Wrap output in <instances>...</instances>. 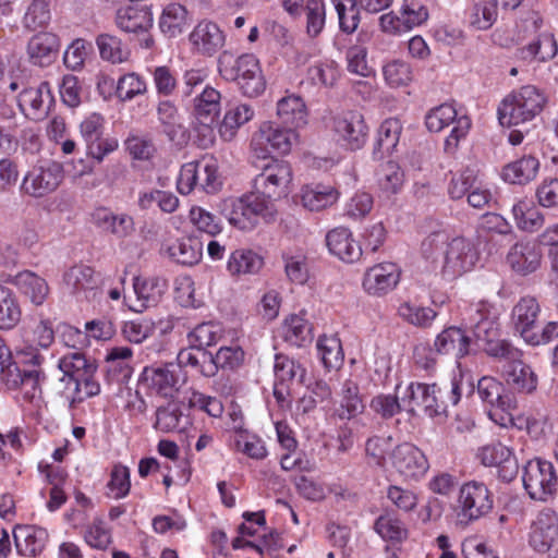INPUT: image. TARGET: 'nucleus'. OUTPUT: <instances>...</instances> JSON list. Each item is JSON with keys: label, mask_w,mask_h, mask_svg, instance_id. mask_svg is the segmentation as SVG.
Masks as SVG:
<instances>
[{"label": "nucleus", "mask_w": 558, "mask_h": 558, "mask_svg": "<svg viewBox=\"0 0 558 558\" xmlns=\"http://www.w3.org/2000/svg\"><path fill=\"white\" fill-rule=\"evenodd\" d=\"M242 63V71L239 77L233 81L236 82L243 95L247 97H257L264 93L266 88V81L262 73L257 58L245 57Z\"/></svg>", "instance_id": "c85d7f7f"}, {"label": "nucleus", "mask_w": 558, "mask_h": 558, "mask_svg": "<svg viewBox=\"0 0 558 558\" xmlns=\"http://www.w3.org/2000/svg\"><path fill=\"white\" fill-rule=\"evenodd\" d=\"M133 288L137 300L141 302V308L135 311L142 312L144 308L154 306L160 301L167 289V282L158 277H135Z\"/></svg>", "instance_id": "c9c22d12"}, {"label": "nucleus", "mask_w": 558, "mask_h": 558, "mask_svg": "<svg viewBox=\"0 0 558 558\" xmlns=\"http://www.w3.org/2000/svg\"><path fill=\"white\" fill-rule=\"evenodd\" d=\"M521 351L513 360H507L508 366L505 371L507 384L515 391L531 393L537 387V375L532 367L521 361Z\"/></svg>", "instance_id": "a878e982"}, {"label": "nucleus", "mask_w": 558, "mask_h": 558, "mask_svg": "<svg viewBox=\"0 0 558 558\" xmlns=\"http://www.w3.org/2000/svg\"><path fill=\"white\" fill-rule=\"evenodd\" d=\"M220 93L213 87L206 86L194 98V116L197 122L210 129L218 123L220 112Z\"/></svg>", "instance_id": "cd10ccee"}, {"label": "nucleus", "mask_w": 558, "mask_h": 558, "mask_svg": "<svg viewBox=\"0 0 558 558\" xmlns=\"http://www.w3.org/2000/svg\"><path fill=\"white\" fill-rule=\"evenodd\" d=\"M100 57L111 63H122L129 59L130 50L120 38L110 34H100L96 38Z\"/></svg>", "instance_id": "de8ad7c7"}, {"label": "nucleus", "mask_w": 558, "mask_h": 558, "mask_svg": "<svg viewBox=\"0 0 558 558\" xmlns=\"http://www.w3.org/2000/svg\"><path fill=\"white\" fill-rule=\"evenodd\" d=\"M342 32L352 34L359 26L360 15L356 0H332Z\"/></svg>", "instance_id": "6e6d98bb"}, {"label": "nucleus", "mask_w": 558, "mask_h": 558, "mask_svg": "<svg viewBox=\"0 0 558 558\" xmlns=\"http://www.w3.org/2000/svg\"><path fill=\"white\" fill-rule=\"evenodd\" d=\"M383 72L386 82L392 87L404 86L412 81L410 64L401 60H393L387 63Z\"/></svg>", "instance_id": "338daca9"}, {"label": "nucleus", "mask_w": 558, "mask_h": 558, "mask_svg": "<svg viewBox=\"0 0 558 558\" xmlns=\"http://www.w3.org/2000/svg\"><path fill=\"white\" fill-rule=\"evenodd\" d=\"M60 47V38L54 33L38 32L29 38L26 52L32 64L46 68L58 59Z\"/></svg>", "instance_id": "2eb2a0df"}, {"label": "nucleus", "mask_w": 558, "mask_h": 558, "mask_svg": "<svg viewBox=\"0 0 558 558\" xmlns=\"http://www.w3.org/2000/svg\"><path fill=\"white\" fill-rule=\"evenodd\" d=\"M558 543V514L550 508L541 510L533 521L529 544L538 551H549Z\"/></svg>", "instance_id": "9d476101"}, {"label": "nucleus", "mask_w": 558, "mask_h": 558, "mask_svg": "<svg viewBox=\"0 0 558 558\" xmlns=\"http://www.w3.org/2000/svg\"><path fill=\"white\" fill-rule=\"evenodd\" d=\"M158 119L162 125L163 133L173 141L181 129L180 118L175 106L169 101H160L157 107Z\"/></svg>", "instance_id": "052dcab7"}, {"label": "nucleus", "mask_w": 558, "mask_h": 558, "mask_svg": "<svg viewBox=\"0 0 558 558\" xmlns=\"http://www.w3.org/2000/svg\"><path fill=\"white\" fill-rule=\"evenodd\" d=\"M263 264V258L254 251L238 248L231 253L227 268L231 275L256 274Z\"/></svg>", "instance_id": "a19ab883"}, {"label": "nucleus", "mask_w": 558, "mask_h": 558, "mask_svg": "<svg viewBox=\"0 0 558 558\" xmlns=\"http://www.w3.org/2000/svg\"><path fill=\"white\" fill-rule=\"evenodd\" d=\"M13 537L17 553L25 557H33L44 550L48 532L44 527L23 525L13 532Z\"/></svg>", "instance_id": "bb28decb"}, {"label": "nucleus", "mask_w": 558, "mask_h": 558, "mask_svg": "<svg viewBox=\"0 0 558 558\" xmlns=\"http://www.w3.org/2000/svg\"><path fill=\"white\" fill-rule=\"evenodd\" d=\"M63 180V167L52 160L41 161L24 175L20 191L24 195L41 198L54 192Z\"/></svg>", "instance_id": "423d86ee"}, {"label": "nucleus", "mask_w": 558, "mask_h": 558, "mask_svg": "<svg viewBox=\"0 0 558 558\" xmlns=\"http://www.w3.org/2000/svg\"><path fill=\"white\" fill-rule=\"evenodd\" d=\"M274 373V397L278 403H283L291 395V386L294 381L304 384L306 371L293 359L279 353L275 356Z\"/></svg>", "instance_id": "1a4fd4ad"}, {"label": "nucleus", "mask_w": 558, "mask_h": 558, "mask_svg": "<svg viewBox=\"0 0 558 558\" xmlns=\"http://www.w3.org/2000/svg\"><path fill=\"white\" fill-rule=\"evenodd\" d=\"M257 173L253 181V191L236 199L226 201L222 214L229 222L241 229L251 230L262 217L270 220L274 217V202L288 196L292 181V169L289 162L279 159L270 160V165L257 162Z\"/></svg>", "instance_id": "f257e3e1"}, {"label": "nucleus", "mask_w": 558, "mask_h": 558, "mask_svg": "<svg viewBox=\"0 0 558 558\" xmlns=\"http://www.w3.org/2000/svg\"><path fill=\"white\" fill-rule=\"evenodd\" d=\"M558 46L553 34H542L535 40L518 50V58L524 61H546L557 54Z\"/></svg>", "instance_id": "ea45409f"}, {"label": "nucleus", "mask_w": 558, "mask_h": 558, "mask_svg": "<svg viewBox=\"0 0 558 558\" xmlns=\"http://www.w3.org/2000/svg\"><path fill=\"white\" fill-rule=\"evenodd\" d=\"M333 131L352 150L360 149L366 142L368 128L361 113L348 111L333 119Z\"/></svg>", "instance_id": "dca6fc26"}, {"label": "nucleus", "mask_w": 558, "mask_h": 558, "mask_svg": "<svg viewBox=\"0 0 558 558\" xmlns=\"http://www.w3.org/2000/svg\"><path fill=\"white\" fill-rule=\"evenodd\" d=\"M279 123L299 129L307 123V110L304 100L296 95L281 98L277 104Z\"/></svg>", "instance_id": "473e14b6"}, {"label": "nucleus", "mask_w": 558, "mask_h": 558, "mask_svg": "<svg viewBox=\"0 0 558 558\" xmlns=\"http://www.w3.org/2000/svg\"><path fill=\"white\" fill-rule=\"evenodd\" d=\"M427 387L428 384L411 383L401 398L403 410L412 416L423 413Z\"/></svg>", "instance_id": "bf43d9fd"}, {"label": "nucleus", "mask_w": 558, "mask_h": 558, "mask_svg": "<svg viewBox=\"0 0 558 558\" xmlns=\"http://www.w3.org/2000/svg\"><path fill=\"white\" fill-rule=\"evenodd\" d=\"M213 362V353L204 348H197L195 345H191L187 349L180 350L178 354V365L179 368L181 366H190L197 371L205 377L214 376V366Z\"/></svg>", "instance_id": "58836bf2"}, {"label": "nucleus", "mask_w": 558, "mask_h": 558, "mask_svg": "<svg viewBox=\"0 0 558 558\" xmlns=\"http://www.w3.org/2000/svg\"><path fill=\"white\" fill-rule=\"evenodd\" d=\"M457 118V110L449 104H442L432 109L425 117L426 128L430 132H440Z\"/></svg>", "instance_id": "0e129e2a"}, {"label": "nucleus", "mask_w": 558, "mask_h": 558, "mask_svg": "<svg viewBox=\"0 0 558 558\" xmlns=\"http://www.w3.org/2000/svg\"><path fill=\"white\" fill-rule=\"evenodd\" d=\"M45 378L40 369L21 371L15 366V375L13 378H7V385L10 388L21 386L24 389V399L33 401L37 392H40V381Z\"/></svg>", "instance_id": "a18cd8bd"}, {"label": "nucleus", "mask_w": 558, "mask_h": 558, "mask_svg": "<svg viewBox=\"0 0 558 558\" xmlns=\"http://www.w3.org/2000/svg\"><path fill=\"white\" fill-rule=\"evenodd\" d=\"M539 170V161L532 155L509 162L502 168L501 177L510 184H526L533 181Z\"/></svg>", "instance_id": "72a5a7b5"}, {"label": "nucleus", "mask_w": 558, "mask_h": 558, "mask_svg": "<svg viewBox=\"0 0 558 558\" xmlns=\"http://www.w3.org/2000/svg\"><path fill=\"white\" fill-rule=\"evenodd\" d=\"M317 349L326 368L339 367L343 361L342 347L338 338L323 336L317 341Z\"/></svg>", "instance_id": "4d7b16f0"}, {"label": "nucleus", "mask_w": 558, "mask_h": 558, "mask_svg": "<svg viewBox=\"0 0 558 558\" xmlns=\"http://www.w3.org/2000/svg\"><path fill=\"white\" fill-rule=\"evenodd\" d=\"M104 117L94 112L85 118L80 125L87 155L98 161H101L106 155L113 151L118 146L116 141L104 137Z\"/></svg>", "instance_id": "6e6552de"}, {"label": "nucleus", "mask_w": 558, "mask_h": 558, "mask_svg": "<svg viewBox=\"0 0 558 558\" xmlns=\"http://www.w3.org/2000/svg\"><path fill=\"white\" fill-rule=\"evenodd\" d=\"M155 323L148 318L125 322L122 328L123 337L132 343H142L145 339L153 336Z\"/></svg>", "instance_id": "69168bd1"}, {"label": "nucleus", "mask_w": 558, "mask_h": 558, "mask_svg": "<svg viewBox=\"0 0 558 558\" xmlns=\"http://www.w3.org/2000/svg\"><path fill=\"white\" fill-rule=\"evenodd\" d=\"M460 399L461 388L456 378L442 386H437L436 384L428 385L425 392L423 414L429 417L446 415L448 408L457 405Z\"/></svg>", "instance_id": "9b49d317"}, {"label": "nucleus", "mask_w": 558, "mask_h": 558, "mask_svg": "<svg viewBox=\"0 0 558 558\" xmlns=\"http://www.w3.org/2000/svg\"><path fill=\"white\" fill-rule=\"evenodd\" d=\"M434 347L439 354L462 359L472 352V338L465 330L451 326L436 337Z\"/></svg>", "instance_id": "aec40b11"}, {"label": "nucleus", "mask_w": 558, "mask_h": 558, "mask_svg": "<svg viewBox=\"0 0 558 558\" xmlns=\"http://www.w3.org/2000/svg\"><path fill=\"white\" fill-rule=\"evenodd\" d=\"M8 281L16 286L21 293L35 305H41L49 293L46 280L29 270L21 271L10 277Z\"/></svg>", "instance_id": "7c9ffc66"}, {"label": "nucleus", "mask_w": 558, "mask_h": 558, "mask_svg": "<svg viewBox=\"0 0 558 558\" xmlns=\"http://www.w3.org/2000/svg\"><path fill=\"white\" fill-rule=\"evenodd\" d=\"M478 457L484 465L498 468V477L502 482L510 483L518 475V460L511 449L501 442L484 446Z\"/></svg>", "instance_id": "ddd939ff"}, {"label": "nucleus", "mask_w": 558, "mask_h": 558, "mask_svg": "<svg viewBox=\"0 0 558 558\" xmlns=\"http://www.w3.org/2000/svg\"><path fill=\"white\" fill-rule=\"evenodd\" d=\"M95 362L88 360L83 353L74 352L71 354L64 355L59 361V368L63 373V376L60 378L61 383H65V389H70V385L72 380H74L78 373L83 374L89 366H92Z\"/></svg>", "instance_id": "09e8293b"}, {"label": "nucleus", "mask_w": 558, "mask_h": 558, "mask_svg": "<svg viewBox=\"0 0 558 558\" xmlns=\"http://www.w3.org/2000/svg\"><path fill=\"white\" fill-rule=\"evenodd\" d=\"M494 507V495L486 484L477 481L464 483L459 490L454 513L457 523L468 526L487 515Z\"/></svg>", "instance_id": "20e7f679"}, {"label": "nucleus", "mask_w": 558, "mask_h": 558, "mask_svg": "<svg viewBox=\"0 0 558 558\" xmlns=\"http://www.w3.org/2000/svg\"><path fill=\"white\" fill-rule=\"evenodd\" d=\"M399 279L400 270L396 264H378L366 271L363 287L368 293L379 295L393 289Z\"/></svg>", "instance_id": "4be33fe9"}, {"label": "nucleus", "mask_w": 558, "mask_h": 558, "mask_svg": "<svg viewBox=\"0 0 558 558\" xmlns=\"http://www.w3.org/2000/svg\"><path fill=\"white\" fill-rule=\"evenodd\" d=\"M523 486L533 500L546 501L558 490V474L555 465L539 458L527 461L523 468Z\"/></svg>", "instance_id": "39448f33"}, {"label": "nucleus", "mask_w": 558, "mask_h": 558, "mask_svg": "<svg viewBox=\"0 0 558 558\" xmlns=\"http://www.w3.org/2000/svg\"><path fill=\"white\" fill-rule=\"evenodd\" d=\"M141 383L165 398L172 397L178 391L179 366H147L141 375Z\"/></svg>", "instance_id": "f3484780"}, {"label": "nucleus", "mask_w": 558, "mask_h": 558, "mask_svg": "<svg viewBox=\"0 0 558 558\" xmlns=\"http://www.w3.org/2000/svg\"><path fill=\"white\" fill-rule=\"evenodd\" d=\"M52 96L48 82H40L37 85L32 83L26 89L21 90L17 96V104L22 112L33 120H41L47 117Z\"/></svg>", "instance_id": "4468645a"}, {"label": "nucleus", "mask_w": 558, "mask_h": 558, "mask_svg": "<svg viewBox=\"0 0 558 558\" xmlns=\"http://www.w3.org/2000/svg\"><path fill=\"white\" fill-rule=\"evenodd\" d=\"M254 116V110L248 105H239L227 111L222 123L219 125L220 135L225 140H231L242 124Z\"/></svg>", "instance_id": "8fccbe9b"}, {"label": "nucleus", "mask_w": 558, "mask_h": 558, "mask_svg": "<svg viewBox=\"0 0 558 558\" xmlns=\"http://www.w3.org/2000/svg\"><path fill=\"white\" fill-rule=\"evenodd\" d=\"M169 256L184 266L196 265L203 256V242L195 235L184 236L168 247Z\"/></svg>", "instance_id": "4c0bfd02"}, {"label": "nucleus", "mask_w": 558, "mask_h": 558, "mask_svg": "<svg viewBox=\"0 0 558 558\" xmlns=\"http://www.w3.org/2000/svg\"><path fill=\"white\" fill-rule=\"evenodd\" d=\"M306 15V32L311 37L318 36L326 20V9L323 0H306L304 7Z\"/></svg>", "instance_id": "13d9d810"}, {"label": "nucleus", "mask_w": 558, "mask_h": 558, "mask_svg": "<svg viewBox=\"0 0 558 558\" xmlns=\"http://www.w3.org/2000/svg\"><path fill=\"white\" fill-rule=\"evenodd\" d=\"M546 104V97L532 85L521 87L508 95L498 107L501 125L525 124L537 117Z\"/></svg>", "instance_id": "7ed1b4c3"}, {"label": "nucleus", "mask_w": 558, "mask_h": 558, "mask_svg": "<svg viewBox=\"0 0 558 558\" xmlns=\"http://www.w3.org/2000/svg\"><path fill=\"white\" fill-rule=\"evenodd\" d=\"M283 337L289 343L302 347L304 343L311 342L313 339L312 326L304 318L298 315H291L286 319Z\"/></svg>", "instance_id": "864d4df0"}, {"label": "nucleus", "mask_w": 558, "mask_h": 558, "mask_svg": "<svg viewBox=\"0 0 558 558\" xmlns=\"http://www.w3.org/2000/svg\"><path fill=\"white\" fill-rule=\"evenodd\" d=\"M468 314L472 332V351L480 349L493 357L515 359L518 349L507 340L500 339L499 324L494 317H489L480 305L471 306Z\"/></svg>", "instance_id": "f03ea898"}, {"label": "nucleus", "mask_w": 558, "mask_h": 558, "mask_svg": "<svg viewBox=\"0 0 558 558\" xmlns=\"http://www.w3.org/2000/svg\"><path fill=\"white\" fill-rule=\"evenodd\" d=\"M190 41L202 56L213 57L226 43V35L220 27L208 20H203L190 34Z\"/></svg>", "instance_id": "a211bd4d"}, {"label": "nucleus", "mask_w": 558, "mask_h": 558, "mask_svg": "<svg viewBox=\"0 0 558 558\" xmlns=\"http://www.w3.org/2000/svg\"><path fill=\"white\" fill-rule=\"evenodd\" d=\"M374 530L383 539L392 543H401L408 537L403 522L390 512H385L376 519Z\"/></svg>", "instance_id": "49530a36"}, {"label": "nucleus", "mask_w": 558, "mask_h": 558, "mask_svg": "<svg viewBox=\"0 0 558 558\" xmlns=\"http://www.w3.org/2000/svg\"><path fill=\"white\" fill-rule=\"evenodd\" d=\"M186 10L178 3L169 4L162 12L159 20V28L167 37H175L182 32L186 20Z\"/></svg>", "instance_id": "3c124183"}, {"label": "nucleus", "mask_w": 558, "mask_h": 558, "mask_svg": "<svg viewBox=\"0 0 558 558\" xmlns=\"http://www.w3.org/2000/svg\"><path fill=\"white\" fill-rule=\"evenodd\" d=\"M339 198V192L331 185L318 183L302 189L301 199L305 208L319 211L333 205Z\"/></svg>", "instance_id": "f704fd0d"}, {"label": "nucleus", "mask_w": 558, "mask_h": 558, "mask_svg": "<svg viewBox=\"0 0 558 558\" xmlns=\"http://www.w3.org/2000/svg\"><path fill=\"white\" fill-rule=\"evenodd\" d=\"M182 417V411L173 403L166 407H159L156 411L155 428L169 433L179 428V423Z\"/></svg>", "instance_id": "774afa93"}, {"label": "nucleus", "mask_w": 558, "mask_h": 558, "mask_svg": "<svg viewBox=\"0 0 558 558\" xmlns=\"http://www.w3.org/2000/svg\"><path fill=\"white\" fill-rule=\"evenodd\" d=\"M512 214L519 229L535 232L544 225V217L534 206L520 202L512 207Z\"/></svg>", "instance_id": "5fc2aeb1"}, {"label": "nucleus", "mask_w": 558, "mask_h": 558, "mask_svg": "<svg viewBox=\"0 0 558 558\" xmlns=\"http://www.w3.org/2000/svg\"><path fill=\"white\" fill-rule=\"evenodd\" d=\"M402 124L396 118L386 119L379 126L374 146L375 158L381 159L391 155L399 143Z\"/></svg>", "instance_id": "e433bc0d"}, {"label": "nucleus", "mask_w": 558, "mask_h": 558, "mask_svg": "<svg viewBox=\"0 0 558 558\" xmlns=\"http://www.w3.org/2000/svg\"><path fill=\"white\" fill-rule=\"evenodd\" d=\"M477 395L481 400L492 408L508 411L517 408V400L512 392L506 391L502 383L492 376H484L477 381Z\"/></svg>", "instance_id": "412c9836"}, {"label": "nucleus", "mask_w": 558, "mask_h": 558, "mask_svg": "<svg viewBox=\"0 0 558 558\" xmlns=\"http://www.w3.org/2000/svg\"><path fill=\"white\" fill-rule=\"evenodd\" d=\"M541 312L535 298H522L512 310V320L515 330L526 341L529 333L535 329V324Z\"/></svg>", "instance_id": "2f4dec72"}, {"label": "nucleus", "mask_w": 558, "mask_h": 558, "mask_svg": "<svg viewBox=\"0 0 558 558\" xmlns=\"http://www.w3.org/2000/svg\"><path fill=\"white\" fill-rule=\"evenodd\" d=\"M477 259L476 248L470 240L463 236L454 238L447 243L444 251L441 275L447 280H452L471 270Z\"/></svg>", "instance_id": "0eeeda50"}, {"label": "nucleus", "mask_w": 558, "mask_h": 558, "mask_svg": "<svg viewBox=\"0 0 558 558\" xmlns=\"http://www.w3.org/2000/svg\"><path fill=\"white\" fill-rule=\"evenodd\" d=\"M390 459L393 468L405 477L417 478L429 468L423 451L410 442L398 445L391 451Z\"/></svg>", "instance_id": "f8f14e48"}, {"label": "nucleus", "mask_w": 558, "mask_h": 558, "mask_svg": "<svg viewBox=\"0 0 558 558\" xmlns=\"http://www.w3.org/2000/svg\"><path fill=\"white\" fill-rule=\"evenodd\" d=\"M22 312L13 291L0 284V329L10 330L21 320Z\"/></svg>", "instance_id": "37998d69"}, {"label": "nucleus", "mask_w": 558, "mask_h": 558, "mask_svg": "<svg viewBox=\"0 0 558 558\" xmlns=\"http://www.w3.org/2000/svg\"><path fill=\"white\" fill-rule=\"evenodd\" d=\"M97 371V364L94 363L83 374H78L77 377L72 380L70 388L73 390L71 397L70 407L72 408L75 402H82L86 398L98 396L100 392V385L95 380L94 376Z\"/></svg>", "instance_id": "79ce46f5"}, {"label": "nucleus", "mask_w": 558, "mask_h": 558, "mask_svg": "<svg viewBox=\"0 0 558 558\" xmlns=\"http://www.w3.org/2000/svg\"><path fill=\"white\" fill-rule=\"evenodd\" d=\"M542 262L539 244L535 242L515 243L507 255V263L520 276H527L536 271Z\"/></svg>", "instance_id": "6ab92c4d"}, {"label": "nucleus", "mask_w": 558, "mask_h": 558, "mask_svg": "<svg viewBox=\"0 0 558 558\" xmlns=\"http://www.w3.org/2000/svg\"><path fill=\"white\" fill-rule=\"evenodd\" d=\"M116 23L126 33L147 32L153 26V13L147 4H129L117 11Z\"/></svg>", "instance_id": "5701e85b"}, {"label": "nucleus", "mask_w": 558, "mask_h": 558, "mask_svg": "<svg viewBox=\"0 0 558 558\" xmlns=\"http://www.w3.org/2000/svg\"><path fill=\"white\" fill-rule=\"evenodd\" d=\"M66 287L72 293L93 290L98 284V279L92 267L87 265H75L71 267L63 276Z\"/></svg>", "instance_id": "c03bdc74"}, {"label": "nucleus", "mask_w": 558, "mask_h": 558, "mask_svg": "<svg viewBox=\"0 0 558 558\" xmlns=\"http://www.w3.org/2000/svg\"><path fill=\"white\" fill-rule=\"evenodd\" d=\"M497 19V3L483 1L475 3L470 13V23L477 29H488Z\"/></svg>", "instance_id": "680f3d73"}, {"label": "nucleus", "mask_w": 558, "mask_h": 558, "mask_svg": "<svg viewBox=\"0 0 558 558\" xmlns=\"http://www.w3.org/2000/svg\"><path fill=\"white\" fill-rule=\"evenodd\" d=\"M244 360V352L240 347H221L213 354L214 376L219 369H234L239 367Z\"/></svg>", "instance_id": "e2e57ef3"}, {"label": "nucleus", "mask_w": 558, "mask_h": 558, "mask_svg": "<svg viewBox=\"0 0 558 558\" xmlns=\"http://www.w3.org/2000/svg\"><path fill=\"white\" fill-rule=\"evenodd\" d=\"M260 138L279 154L286 155L291 150L292 143L296 140L294 128L283 125L277 121H268L260 126Z\"/></svg>", "instance_id": "c756f323"}, {"label": "nucleus", "mask_w": 558, "mask_h": 558, "mask_svg": "<svg viewBox=\"0 0 558 558\" xmlns=\"http://www.w3.org/2000/svg\"><path fill=\"white\" fill-rule=\"evenodd\" d=\"M50 0H33L23 17V26L29 32L46 28L51 20Z\"/></svg>", "instance_id": "603ef678"}, {"label": "nucleus", "mask_w": 558, "mask_h": 558, "mask_svg": "<svg viewBox=\"0 0 558 558\" xmlns=\"http://www.w3.org/2000/svg\"><path fill=\"white\" fill-rule=\"evenodd\" d=\"M329 252L341 260L353 263L362 256L361 245L352 239L348 228L339 227L330 230L326 235Z\"/></svg>", "instance_id": "b1692460"}, {"label": "nucleus", "mask_w": 558, "mask_h": 558, "mask_svg": "<svg viewBox=\"0 0 558 558\" xmlns=\"http://www.w3.org/2000/svg\"><path fill=\"white\" fill-rule=\"evenodd\" d=\"M92 219L97 228L118 239H124L131 235L135 230L132 216L128 214H114L108 208L96 209L92 215Z\"/></svg>", "instance_id": "393cba45"}]
</instances>
